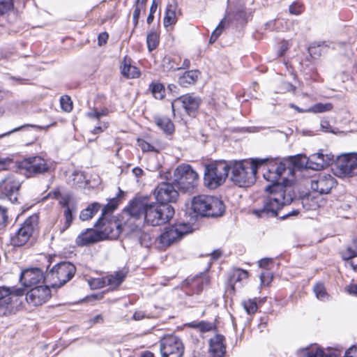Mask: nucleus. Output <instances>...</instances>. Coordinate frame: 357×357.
I'll return each mask as SVG.
<instances>
[{"label":"nucleus","instance_id":"nucleus-1","mask_svg":"<svg viewBox=\"0 0 357 357\" xmlns=\"http://www.w3.org/2000/svg\"><path fill=\"white\" fill-rule=\"evenodd\" d=\"M174 209L169 204H148L144 199H135L123 212L124 225L130 231L139 227L143 222L158 226L167 222L174 215Z\"/></svg>","mask_w":357,"mask_h":357},{"label":"nucleus","instance_id":"nucleus-2","mask_svg":"<svg viewBox=\"0 0 357 357\" xmlns=\"http://www.w3.org/2000/svg\"><path fill=\"white\" fill-rule=\"evenodd\" d=\"M269 195L263 200V206L252 210L257 218H271L278 215V211L285 205L290 204L295 197L291 185L278 184L266 188Z\"/></svg>","mask_w":357,"mask_h":357},{"label":"nucleus","instance_id":"nucleus-3","mask_svg":"<svg viewBox=\"0 0 357 357\" xmlns=\"http://www.w3.org/2000/svg\"><path fill=\"white\" fill-rule=\"evenodd\" d=\"M263 162V160L257 159L234 162L229 166L231 181L239 187L250 186L255 183L258 167Z\"/></svg>","mask_w":357,"mask_h":357},{"label":"nucleus","instance_id":"nucleus-4","mask_svg":"<svg viewBox=\"0 0 357 357\" xmlns=\"http://www.w3.org/2000/svg\"><path fill=\"white\" fill-rule=\"evenodd\" d=\"M191 209L195 216L218 217L224 213L225 205L215 197L202 195L192 199Z\"/></svg>","mask_w":357,"mask_h":357},{"label":"nucleus","instance_id":"nucleus-5","mask_svg":"<svg viewBox=\"0 0 357 357\" xmlns=\"http://www.w3.org/2000/svg\"><path fill=\"white\" fill-rule=\"evenodd\" d=\"M192 231V226L188 223L175 224L165 229L156 238L155 244L159 249L164 250L181 241L184 236Z\"/></svg>","mask_w":357,"mask_h":357},{"label":"nucleus","instance_id":"nucleus-6","mask_svg":"<svg viewBox=\"0 0 357 357\" xmlns=\"http://www.w3.org/2000/svg\"><path fill=\"white\" fill-rule=\"evenodd\" d=\"M229 165L225 161H216L205 167L204 184L210 189H215L226 180Z\"/></svg>","mask_w":357,"mask_h":357},{"label":"nucleus","instance_id":"nucleus-7","mask_svg":"<svg viewBox=\"0 0 357 357\" xmlns=\"http://www.w3.org/2000/svg\"><path fill=\"white\" fill-rule=\"evenodd\" d=\"M22 287H0V317L13 314L16 309L19 298L25 294Z\"/></svg>","mask_w":357,"mask_h":357},{"label":"nucleus","instance_id":"nucleus-8","mask_svg":"<svg viewBox=\"0 0 357 357\" xmlns=\"http://www.w3.org/2000/svg\"><path fill=\"white\" fill-rule=\"evenodd\" d=\"M38 228V215L33 214L27 218L21 227L10 237L13 246L25 245Z\"/></svg>","mask_w":357,"mask_h":357},{"label":"nucleus","instance_id":"nucleus-9","mask_svg":"<svg viewBox=\"0 0 357 357\" xmlns=\"http://www.w3.org/2000/svg\"><path fill=\"white\" fill-rule=\"evenodd\" d=\"M96 227H98L102 240L106 238L116 239L119 236L122 231L125 229L129 230L128 227L125 226L123 219V213L121 214V220L107 219L105 216L100 217Z\"/></svg>","mask_w":357,"mask_h":357},{"label":"nucleus","instance_id":"nucleus-10","mask_svg":"<svg viewBox=\"0 0 357 357\" xmlns=\"http://www.w3.org/2000/svg\"><path fill=\"white\" fill-rule=\"evenodd\" d=\"M333 174L343 178L357 174V153H347L337 158L332 167Z\"/></svg>","mask_w":357,"mask_h":357},{"label":"nucleus","instance_id":"nucleus-11","mask_svg":"<svg viewBox=\"0 0 357 357\" xmlns=\"http://www.w3.org/2000/svg\"><path fill=\"white\" fill-rule=\"evenodd\" d=\"M161 357H182L184 346L181 340L172 334L164 335L159 341Z\"/></svg>","mask_w":357,"mask_h":357},{"label":"nucleus","instance_id":"nucleus-12","mask_svg":"<svg viewBox=\"0 0 357 357\" xmlns=\"http://www.w3.org/2000/svg\"><path fill=\"white\" fill-rule=\"evenodd\" d=\"M75 271L76 269H50L44 274L43 283L49 288L61 287L73 278Z\"/></svg>","mask_w":357,"mask_h":357},{"label":"nucleus","instance_id":"nucleus-13","mask_svg":"<svg viewBox=\"0 0 357 357\" xmlns=\"http://www.w3.org/2000/svg\"><path fill=\"white\" fill-rule=\"evenodd\" d=\"M198 174L189 165H181L174 170V181L181 188L189 190L192 188L198 180Z\"/></svg>","mask_w":357,"mask_h":357},{"label":"nucleus","instance_id":"nucleus-14","mask_svg":"<svg viewBox=\"0 0 357 357\" xmlns=\"http://www.w3.org/2000/svg\"><path fill=\"white\" fill-rule=\"evenodd\" d=\"M26 177H33L38 174L46 173L50 167L47 161L40 156H33L23 160L19 165Z\"/></svg>","mask_w":357,"mask_h":357},{"label":"nucleus","instance_id":"nucleus-15","mask_svg":"<svg viewBox=\"0 0 357 357\" xmlns=\"http://www.w3.org/2000/svg\"><path fill=\"white\" fill-rule=\"evenodd\" d=\"M21 181L15 174H9L0 181V198L15 203L21 187Z\"/></svg>","mask_w":357,"mask_h":357},{"label":"nucleus","instance_id":"nucleus-16","mask_svg":"<svg viewBox=\"0 0 357 357\" xmlns=\"http://www.w3.org/2000/svg\"><path fill=\"white\" fill-rule=\"evenodd\" d=\"M201 100L198 97L190 94L182 96L172 102V112L176 116L181 109H184L188 115H192L199 108Z\"/></svg>","mask_w":357,"mask_h":357},{"label":"nucleus","instance_id":"nucleus-17","mask_svg":"<svg viewBox=\"0 0 357 357\" xmlns=\"http://www.w3.org/2000/svg\"><path fill=\"white\" fill-rule=\"evenodd\" d=\"M154 195L160 204H167L169 202H175L178 194L172 184L162 182L155 188Z\"/></svg>","mask_w":357,"mask_h":357},{"label":"nucleus","instance_id":"nucleus-18","mask_svg":"<svg viewBox=\"0 0 357 357\" xmlns=\"http://www.w3.org/2000/svg\"><path fill=\"white\" fill-rule=\"evenodd\" d=\"M51 291L48 286L38 285L26 293V300L34 306L41 305L51 298Z\"/></svg>","mask_w":357,"mask_h":357},{"label":"nucleus","instance_id":"nucleus-19","mask_svg":"<svg viewBox=\"0 0 357 357\" xmlns=\"http://www.w3.org/2000/svg\"><path fill=\"white\" fill-rule=\"evenodd\" d=\"M335 184V179L330 174H319L311 180L312 190L319 195L328 194Z\"/></svg>","mask_w":357,"mask_h":357},{"label":"nucleus","instance_id":"nucleus-20","mask_svg":"<svg viewBox=\"0 0 357 357\" xmlns=\"http://www.w3.org/2000/svg\"><path fill=\"white\" fill-rule=\"evenodd\" d=\"M291 174L292 169L290 167L287 168L283 162H274L271 164L267 169L263 173L264 178L268 181L272 182L273 185L280 184L279 180L286 173Z\"/></svg>","mask_w":357,"mask_h":357},{"label":"nucleus","instance_id":"nucleus-21","mask_svg":"<svg viewBox=\"0 0 357 357\" xmlns=\"http://www.w3.org/2000/svg\"><path fill=\"white\" fill-rule=\"evenodd\" d=\"M309 159V169L321 170L334 162V155L329 152L324 153V151L321 149L317 153L310 155Z\"/></svg>","mask_w":357,"mask_h":357},{"label":"nucleus","instance_id":"nucleus-22","mask_svg":"<svg viewBox=\"0 0 357 357\" xmlns=\"http://www.w3.org/2000/svg\"><path fill=\"white\" fill-rule=\"evenodd\" d=\"M342 351L337 349H329L324 351L321 349L316 348L307 352V357H340ZM344 357H357V347H351L345 351Z\"/></svg>","mask_w":357,"mask_h":357},{"label":"nucleus","instance_id":"nucleus-23","mask_svg":"<svg viewBox=\"0 0 357 357\" xmlns=\"http://www.w3.org/2000/svg\"><path fill=\"white\" fill-rule=\"evenodd\" d=\"M43 269H22L20 282L24 287H31L40 282L43 283Z\"/></svg>","mask_w":357,"mask_h":357},{"label":"nucleus","instance_id":"nucleus-24","mask_svg":"<svg viewBox=\"0 0 357 357\" xmlns=\"http://www.w3.org/2000/svg\"><path fill=\"white\" fill-rule=\"evenodd\" d=\"M226 353L225 338L222 335H216L209 341V357H224Z\"/></svg>","mask_w":357,"mask_h":357},{"label":"nucleus","instance_id":"nucleus-25","mask_svg":"<svg viewBox=\"0 0 357 357\" xmlns=\"http://www.w3.org/2000/svg\"><path fill=\"white\" fill-rule=\"evenodd\" d=\"M102 241L100 234L96 227L94 229H86L81 232L76 238V244L79 246H84Z\"/></svg>","mask_w":357,"mask_h":357},{"label":"nucleus","instance_id":"nucleus-26","mask_svg":"<svg viewBox=\"0 0 357 357\" xmlns=\"http://www.w3.org/2000/svg\"><path fill=\"white\" fill-rule=\"evenodd\" d=\"M177 3L175 0H171L167 5L165 15L164 17V26L167 27L175 24L177 21Z\"/></svg>","mask_w":357,"mask_h":357},{"label":"nucleus","instance_id":"nucleus-27","mask_svg":"<svg viewBox=\"0 0 357 357\" xmlns=\"http://www.w3.org/2000/svg\"><path fill=\"white\" fill-rule=\"evenodd\" d=\"M121 73L122 75L128 79L137 78L140 75V70L135 66H132L130 60L124 59L121 65Z\"/></svg>","mask_w":357,"mask_h":357},{"label":"nucleus","instance_id":"nucleus-28","mask_svg":"<svg viewBox=\"0 0 357 357\" xmlns=\"http://www.w3.org/2000/svg\"><path fill=\"white\" fill-rule=\"evenodd\" d=\"M125 270L121 269L114 274L105 276L106 286H109L112 289H115L120 286L127 275V271H125Z\"/></svg>","mask_w":357,"mask_h":357},{"label":"nucleus","instance_id":"nucleus-29","mask_svg":"<svg viewBox=\"0 0 357 357\" xmlns=\"http://www.w3.org/2000/svg\"><path fill=\"white\" fill-rule=\"evenodd\" d=\"M316 193L315 192L310 193L301 199L302 204L307 210H314L319 206L321 196Z\"/></svg>","mask_w":357,"mask_h":357},{"label":"nucleus","instance_id":"nucleus-30","mask_svg":"<svg viewBox=\"0 0 357 357\" xmlns=\"http://www.w3.org/2000/svg\"><path fill=\"white\" fill-rule=\"evenodd\" d=\"M180 61L181 58L179 56H165L162 61V68L166 72L180 70Z\"/></svg>","mask_w":357,"mask_h":357},{"label":"nucleus","instance_id":"nucleus-31","mask_svg":"<svg viewBox=\"0 0 357 357\" xmlns=\"http://www.w3.org/2000/svg\"><path fill=\"white\" fill-rule=\"evenodd\" d=\"M199 72L197 70L186 71L178 79V83L183 87H188L189 85L193 84L197 80Z\"/></svg>","mask_w":357,"mask_h":357},{"label":"nucleus","instance_id":"nucleus-32","mask_svg":"<svg viewBox=\"0 0 357 357\" xmlns=\"http://www.w3.org/2000/svg\"><path fill=\"white\" fill-rule=\"evenodd\" d=\"M43 259L47 261L45 264L46 268H50L53 262L54 264L52 268H75V265L72 264L70 261L60 260L59 257L56 256H43Z\"/></svg>","mask_w":357,"mask_h":357},{"label":"nucleus","instance_id":"nucleus-33","mask_svg":"<svg viewBox=\"0 0 357 357\" xmlns=\"http://www.w3.org/2000/svg\"><path fill=\"white\" fill-rule=\"evenodd\" d=\"M155 124L166 134H172L174 130V126L171 119L166 116H156Z\"/></svg>","mask_w":357,"mask_h":357},{"label":"nucleus","instance_id":"nucleus-34","mask_svg":"<svg viewBox=\"0 0 357 357\" xmlns=\"http://www.w3.org/2000/svg\"><path fill=\"white\" fill-rule=\"evenodd\" d=\"M100 205L98 203H93L89 206L82 210L79 215V218L83 220H88L91 219L100 209Z\"/></svg>","mask_w":357,"mask_h":357},{"label":"nucleus","instance_id":"nucleus-35","mask_svg":"<svg viewBox=\"0 0 357 357\" xmlns=\"http://www.w3.org/2000/svg\"><path fill=\"white\" fill-rule=\"evenodd\" d=\"M147 47L149 52L155 50L159 43V34L156 31H150L146 37Z\"/></svg>","mask_w":357,"mask_h":357},{"label":"nucleus","instance_id":"nucleus-36","mask_svg":"<svg viewBox=\"0 0 357 357\" xmlns=\"http://www.w3.org/2000/svg\"><path fill=\"white\" fill-rule=\"evenodd\" d=\"M188 326L193 328H197L202 333L211 331L214 328V325L212 323L205 321H192L189 323Z\"/></svg>","mask_w":357,"mask_h":357},{"label":"nucleus","instance_id":"nucleus-37","mask_svg":"<svg viewBox=\"0 0 357 357\" xmlns=\"http://www.w3.org/2000/svg\"><path fill=\"white\" fill-rule=\"evenodd\" d=\"M148 0H136L135 4V10L133 12V22L135 25L138 23V20L142 11L146 9V4Z\"/></svg>","mask_w":357,"mask_h":357},{"label":"nucleus","instance_id":"nucleus-38","mask_svg":"<svg viewBox=\"0 0 357 357\" xmlns=\"http://www.w3.org/2000/svg\"><path fill=\"white\" fill-rule=\"evenodd\" d=\"M316 297L320 301H327L329 295L326 291L325 287L322 282H317L313 288Z\"/></svg>","mask_w":357,"mask_h":357},{"label":"nucleus","instance_id":"nucleus-39","mask_svg":"<svg viewBox=\"0 0 357 357\" xmlns=\"http://www.w3.org/2000/svg\"><path fill=\"white\" fill-rule=\"evenodd\" d=\"M333 109V105L331 103H317L311 107L306 109L305 112L312 113H323L331 111Z\"/></svg>","mask_w":357,"mask_h":357},{"label":"nucleus","instance_id":"nucleus-40","mask_svg":"<svg viewBox=\"0 0 357 357\" xmlns=\"http://www.w3.org/2000/svg\"><path fill=\"white\" fill-rule=\"evenodd\" d=\"M238 282H241L240 274L238 271L234 269L228 279L227 291L229 293H234L235 291V284Z\"/></svg>","mask_w":357,"mask_h":357},{"label":"nucleus","instance_id":"nucleus-41","mask_svg":"<svg viewBox=\"0 0 357 357\" xmlns=\"http://www.w3.org/2000/svg\"><path fill=\"white\" fill-rule=\"evenodd\" d=\"M150 89L156 99L161 100L165 96V88L162 84L159 83H152L150 84Z\"/></svg>","mask_w":357,"mask_h":357},{"label":"nucleus","instance_id":"nucleus-42","mask_svg":"<svg viewBox=\"0 0 357 357\" xmlns=\"http://www.w3.org/2000/svg\"><path fill=\"white\" fill-rule=\"evenodd\" d=\"M88 284L92 289L105 287H106L105 277L91 278L88 280Z\"/></svg>","mask_w":357,"mask_h":357},{"label":"nucleus","instance_id":"nucleus-43","mask_svg":"<svg viewBox=\"0 0 357 357\" xmlns=\"http://www.w3.org/2000/svg\"><path fill=\"white\" fill-rule=\"evenodd\" d=\"M295 166H298L299 167H304L309 169L310 166V159L309 157H307L303 155H298L295 157L294 160Z\"/></svg>","mask_w":357,"mask_h":357},{"label":"nucleus","instance_id":"nucleus-44","mask_svg":"<svg viewBox=\"0 0 357 357\" xmlns=\"http://www.w3.org/2000/svg\"><path fill=\"white\" fill-rule=\"evenodd\" d=\"M271 269H265L260 274L261 285H268L273 278V274L270 271Z\"/></svg>","mask_w":357,"mask_h":357},{"label":"nucleus","instance_id":"nucleus-45","mask_svg":"<svg viewBox=\"0 0 357 357\" xmlns=\"http://www.w3.org/2000/svg\"><path fill=\"white\" fill-rule=\"evenodd\" d=\"M61 109L66 112H70L73 109V102L68 96H63L60 100Z\"/></svg>","mask_w":357,"mask_h":357},{"label":"nucleus","instance_id":"nucleus-46","mask_svg":"<svg viewBox=\"0 0 357 357\" xmlns=\"http://www.w3.org/2000/svg\"><path fill=\"white\" fill-rule=\"evenodd\" d=\"M258 265L259 268H265L266 266H280V264L278 262L277 259H273L271 258H264L258 261Z\"/></svg>","mask_w":357,"mask_h":357},{"label":"nucleus","instance_id":"nucleus-47","mask_svg":"<svg viewBox=\"0 0 357 357\" xmlns=\"http://www.w3.org/2000/svg\"><path fill=\"white\" fill-rule=\"evenodd\" d=\"M64 205H68L67 202H65ZM64 217H65L66 222H65L64 227L63 228L62 231H64L66 229H68L73 222V214H72V209L68 206H67V207L64 211Z\"/></svg>","mask_w":357,"mask_h":357},{"label":"nucleus","instance_id":"nucleus-48","mask_svg":"<svg viewBox=\"0 0 357 357\" xmlns=\"http://www.w3.org/2000/svg\"><path fill=\"white\" fill-rule=\"evenodd\" d=\"M137 145L142 149L143 151H158L157 148L144 139H138Z\"/></svg>","mask_w":357,"mask_h":357},{"label":"nucleus","instance_id":"nucleus-49","mask_svg":"<svg viewBox=\"0 0 357 357\" xmlns=\"http://www.w3.org/2000/svg\"><path fill=\"white\" fill-rule=\"evenodd\" d=\"M357 253V249L351 248L350 247H348L342 253V259L345 261V264H349V261L351 259V257L353 256H355Z\"/></svg>","mask_w":357,"mask_h":357},{"label":"nucleus","instance_id":"nucleus-50","mask_svg":"<svg viewBox=\"0 0 357 357\" xmlns=\"http://www.w3.org/2000/svg\"><path fill=\"white\" fill-rule=\"evenodd\" d=\"M118 205V201L116 199H112L110 201L107 205H105L102 210V216H105L108 213L112 212L115 208H116Z\"/></svg>","mask_w":357,"mask_h":357},{"label":"nucleus","instance_id":"nucleus-51","mask_svg":"<svg viewBox=\"0 0 357 357\" xmlns=\"http://www.w3.org/2000/svg\"><path fill=\"white\" fill-rule=\"evenodd\" d=\"M7 209L0 206V229L4 228L8 224Z\"/></svg>","mask_w":357,"mask_h":357},{"label":"nucleus","instance_id":"nucleus-52","mask_svg":"<svg viewBox=\"0 0 357 357\" xmlns=\"http://www.w3.org/2000/svg\"><path fill=\"white\" fill-rule=\"evenodd\" d=\"M243 307L248 314H254L257 310V303L251 300L248 301H245L243 303Z\"/></svg>","mask_w":357,"mask_h":357},{"label":"nucleus","instance_id":"nucleus-53","mask_svg":"<svg viewBox=\"0 0 357 357\" xmlns=\"http://www.w3.org/2000/svg\"><path fill=\"white\" fill-rule=\"evenodd\" d=\"M13 6V0H0V13L1 14L10 10Z\"/></svg>","mask_w":357,"mask_h":357},{"label":"nucleus","instance_id":"nucleus-54","mask_svg":"<svg viewBox=\"0 0 357 357\" xmlns=\"http://www.w3.org/2000/svg\"><path fill=\"white\" fill-rule=\"evenodd\" d=\"M289 13L292 15H300L303 12V4L298 2L293 3L289 6Z\"/></svg>","mask_w":357,"mask_h":357},{"label":"nucleus","instance_id":"nucleus-55","mask_svg":"<svg viewBox=\"0 0 357 357\" xmlns=\"http://www.w3.org/2000/svg\"><path fill=\"white\" fill-rule=\"evenodd\" d=\"M73 181L74 185L81 184L84 182L85 177L82 172H75L73 174Z\"/></svg>","mask_w":357,"mask_h":357},{"label":"nucleus","instance_id":"nucleus-56","mask_svg":"<svg viewBox=\"0 0 357 357\" xmlns=\"http://www.w3.org/2000/svg\"><path fill=\"white\" fill-rule=\"evenodd\" d=\"M108 38L109 35L107 32L100 33L98 37V45L99 46L105 45L107 42Z\"/></svg>","mask_w":357,"mask_h":357},{"label":"nucleus","instance_id":"nucleus-57","mask_svg":"<svg viewBox=\"0 0 357 357\" xmlns=\"http://www.w3.org/2000/svg\"><path fill=\"white\" fill-rule=\"evenodd\" d=\"M11 162L12 161L9 158H0V171L7 169Z\"/></svg>","mask_w":357,"mask_h":357},{"label":"nucleus","instance_id":"nucleus-58","mask_svg":"<svg viewBox=\"0 0 357 357\" xmlns=\"http://www.w3.org/2000/svg\"><path fill=\"white\" fill-rule=\"evenodd\" d=\"M223 28V20H222L217 28L213 31L212 35H215V37L218 38L222 33Z\"/></svg>","mask_w":357,"mask_h":357},{"label":"nucleus","instance_id":"nucleus-59","mask_svg":"<svg viewBox=\"0 0 357 357\" xmlns=\"http://www.w3.org/2000/svg\"><path fill=\"white\" fill-rule=\"evenodd\" d=\"M345 266H349L350 268H357V253L355 256L351 257V259L349 261V264H345Z\"/></svg>","mask_w":357,"mask_h":357},{"label":"nucleus","instance_id":"nucleus-60","mask_svg":"<svg viewBox=\"0 0 357 357\" xmlns=\"http://www.w3.org/2000/svg\"><path fill=\"white\" fill-rule=\"evenodd\" d=\"M144 317L145 313L142 311H137L133 314V319L137 321L142 320Z\"/></svg>","mask_w":357,"mask_h":357},{"label":"nucleus","instance_id":"nucleus-61","mask_svg":"<svg viewBox=\"0 0 357 357\" xmlns=\"http://www.w3.org/2000/svg\"><path fill=\"white\" fill-rule=\"evenodd\" d=\"M347 291L350 294L357 296V284H351L347 287Z\"/></svg>","mask_w":357,"mask_h":357},{"label":"nucleus","instance_id":"nucleus-62","mask_svg":"<svg viewBox=\"0 0 357 357\" xmlns=\"http://www.w3.org/2000/svg\"><path fill=\"white\" fill-rule=\"evenodd\" d=\"M132 172L137 178H139L144 174L142 169L138 167L133 168Z\"/></svg>","mask_w":357,"mask_h":357},{"label":"nucleus","instance_id":"nucleus-63","mask_svg":"<svg viewBox=\"0 0 357 357\" xmlns=\"http://www.w3.org/2000/svg\"><path fill=\"white\" fill-rule=\"evenodd\" d=\"M288 48L289 43L287 41L282 42L280 46V56H282Z\"/></svg>","mask_w":357,"mask_h":357},{"label":"nucleus","instance_id":"nucleus-64","mask_svg":"<svg viewBox=\"0 0 357 357\" xmlns=\"http://www.w3.org/2000/svg\"><path fill=\"white\" fill-rule=\"evenodd\" d=\"M235 271H238L241 281L244 279H247L249 276V273L245 269H235Z\"/></svg>","mask_w":357,"mask_h":357}]
</instances>
